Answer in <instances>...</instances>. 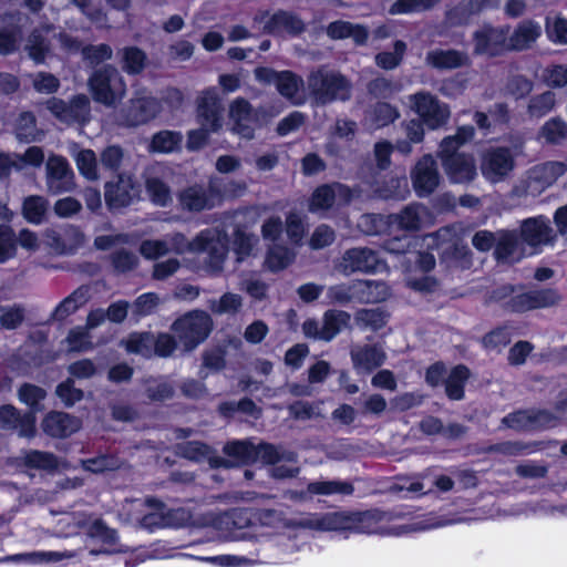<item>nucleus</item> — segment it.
Instances as JSON below:
<instances>
[{
	"label": "nucleus",
	"mask_w": 567,
	"mask_h": 567,
	"mask_svg": "<svg viewBox=\"0 0 567 567\" xmlns=\"http://www.w3.org/2000/svg\"><path fill=\"white\" fill-rule=\"evenodd\" d=\"M239 288L255 301H262L268 298V285L256 277H247L239 282Z\"/></svg>",
	"instance_id": "338daca9"
},
{
	"label": "nucleus",
	"mask_w": 567,
	"mask_h": 567,
	"mask_svg": "<svg viewBox=\"0 0 567 567\" xmlns=\"http://www.w3.org/2000/svg\"><path fill=\"white\" fill-rule=\"evenodd\" d=\"M540 25L526 20L520 22L511 35L507 34L508 51H523L532 47L539 38Z\"/></svg>",
	"instance_id": "cd10ccee"
},
{
	"label": "nucleus",
	"mask_w": 567,
	"mask_h": 567,
	"mask_svg": "<svg viewBox=\"0 0 567 567\" xmlns=\"http://www.w3.org/2000/svg\"><path fill=\"white\" fill-rule=\"evenodd\" d=\"M74 557V554L68 550L64 551H30V553H21L16 554L10 557L13 561H27L32 565H41L49 563H59L63 559H69Z\"/></svg>",
	"instance_id": "c03bdc74"
},
{
	"label": "nucleus",
	"mask_w": 567,
	"mask_h": 567,
	"mask_svg": "<svg viewBox=\"0 0 567 567\" xmlns=\"http://www.w3.org/2000/svg\"><path fill=\"white\" fill-rule=\"evenodd\" d=\"M243 305L244 298L239 293L227 291L223 293L218 299L209 300L208 309L212 311V313L217 316H235L240 312Z\"/></svg>",
	"instance_id": "ea45409f"
},
{
	"label": "nucleus",
	"mask_w": 567,
	"mask_h": 567,
	"mask_svg": "<svg viewBox=\"0 0 567 567\" xmlns=\"http://www.w3.org/2000/svg\"><path fill=\"white\" fill-rule=\"evenodd\" d=\"M214 321L205 310H190L178 317L171 326L182 351L189 353L202 344L210 334Z\"/></svg>",
	"instance_id": "20e7f679"
},
{
	"label": "nucleus",
	"mask_w": 567,
	"mask_h": 567,
	"mask_svg": "<svg viewBox=\"0 0 567 567\" xmlns=\"http://www.w3.org/2000/svg\"><path fill=\"white\" fill-rule=\"evenodd\" d=\"M556 104V94L551 91H546L542 94L533 96L527 105V114L530 117L540 118L548 114Z\"/></svg>",
	"instance_id": "864d4df0"
},
{
	"label": "nucleus",
	"mask_w": 567,
	"mask_h": 567,
	"mask_svg": "<svg viewBox=\"0 0 567 567\" xmlns=\"http://www.w3.org/2000/svg\"><path fill=\"white\" fill-rule=\"evenodd\" d=\"M393 52H380L374 56L375 64L383 70H393L398 68L403 60L406 52V43L402 40H396L393 45Z\"/></svg>",
	"instance_id": "5fc2aeb1"
},
{
	"label": "nucleus",
	"mask_w": 567,
	"mask_h": 567,
	"mask_svg": "<svg viewBox=\"0 0 567 567\" xmlns=\"http://www.w3.org/2000/svg\"><path fill=\"white\" fill-rule=\"evenodd\" d=\"M197 113L205 131L216 132L221 127L223 106L216 94L205 92L198 99Z\"/></svg>",
	"instance_id": "aec40b11"
},
{
	"label": "nucleus",
	"mask_w": 567,
	"mask_h": 567,
	"mask_svg": "<svg viewBox=\"0 0 567 567\" xmlns=\"http://www.w3.org/2000/svg\"><path fill=\"white\" fill-rule=\"evenodd\" d=\"M302 85V79L291 71H281L276 83L278 92L289 100L296 96Z\"/></svg>",
	"instance_id": "bf43d9fd"
},
{
	"label": "nucleus",
	"mask_w": 567,
	"mask_h": 567,
	"mask_svg": "<svg viewBox=\"0 0 567 567\" xmlns=\"http://www.w3.org/2000/svg\"><path fill=\"white\" fill-rule=\"evenodd\" d=\"M229 118L231 131L247 140H251L255 135L257 126L256 113H254L250 103L238 97L231 102L229 106Z\"/></svg>",
	"instance_id": "dca6fc26"
},
{
	"label": "nucleus",
	"mask_w": 567,
	"mask_h": 567,
	"mask_svg": "<svg viewBox=\"0 0 567 567\" xmlns=\"http://www.w3.org/2000/svg\"><path fill=\"white\" fill-rule=\"evenodd\" d=\"M224 454L230 460L218 458L216 462L224 467L233 465H251L257 462L256 444L250 441H231L223 447Z\"/></svg>",
	"instance_id": "6ab92c4d"
},
{
	"label": "nucleus",
	"mask_w": 567,
	"mask_h": 567,
	"mask_svg": "<svg viewBox=\"0 0 567 567\" xmlns=\"http://www.w3.org/2000/svg\"><path fill=\"white\" fill-rule=\"evenodd\" d=\"M546 34L550 41L567 44V19L560 16L547 17L545 23Z\"/></svg>",
	"instance_id": "e2e57ef3"
},
{
	"label": "nucleus",
	"mask_w": 567,
	"mask_h": 567,
	"mask_svg": "<svg viewBox=\"0 0 567 567\" xmlns=\"http://www.w3.org/2000/svg\"><path fill=\"white\" fill-rule=\"evenodd\" d=\"M470 374V370L463 364L452 369L445 381V392L451 400H461L464 396V384Z\"/></svg>",
	"instance_id": "a18cd8bd"
},
{
	"label": "nucleus",
	"mask_w": 567,
	"mask_h": 567,
	"mask_svg": "<svg viewBox=\"0 0 567 567\" xmlns=\"http://www.w3.org/2000/svg\"><path fill=\"white\" fill-rule=\"evenodd\" d=\"M195 251L208 254L209 271L213 274H219L223 270V264L228 251L226 241L219 237L214 238L200 235L195 238Z\"/></svg>",
	"instance_id": "4be33fe9"
},
{
	"label": "nucleus",
	"mask_w": 567,
	"mask_h": 567,
	"mask_svg": "<svg viewBox=\"0 0 567 567\" xmlns=\"http://www.w3.org/2000/svg\"><path fill=\"white\" fill-rule=\"evenodd\" d=\"M388 315L380 308L375 309H359L354 313L355 324L361 329H370L378 331L386 323Z\"/></svg>",
	"instance_id": "49530a36"
},
{
	"label": "nucleus",
	"mask_w": 567,
	"mask_h": 567,
	"mask_svg": "<svg viewBox=\"0 0 567 567\" xmlns=\"http://www.w3.org/2000/svg\"><path fill=\"white\" fill-rule=\"evenodd\" d=\"M354 492V486L348 481H315L307 484L309 495H342L349 496Z\"/></svg>",
	"instance_id": "f704fd0d"
},
{
	"label": "nucleus",
	"mask_w": 567,
	"mask_h": 567,
	"mask_svg": "<svg viewBox=\"0 0 567 567\" xmlns=\"http://www.w3.org/2000/svg\"><path fill=\"white\" fill-rule=\"evenodd\" d=\"M412 185L420 197L435 192L441 182L437 164L431 154L423 155L411 172Z\"/></svg>",
	"instance_id": "ddd939ff"
},
{
	"label": "nucleus",
	"mask_w": 567,
	"mask_h": 567,
	"mask_svg": "<svg viewBox=\"0 0 567 567\" xmlns=\"http://www.w3.org/2000/svg\"><path fill=\"white\" fill-rule=\"evenodd\" d=\"M162 303V299L155 292H146L136 298L132 305V313L136 317L152 315Z\"/></svg>",
	"instance_id": "0e129e2a"
},
{
	"label": "nucleus",
	"mask_w": 567,
	"mask_h": 567,
	"mask_svg": "<svg viewBox=\"0 0 567 567\" xmlns=\"http://www.w3.org/2000/svg\"><path fill=\"white\" fill-rule=\"evenodd\" d=\"M159 101L146 91L135 92L126 111L125 122L130 126L145 124L161 112Z\"/></svg>",
	"instance_id": "4468645a"
},
{
	"label": "nucleus",
	"mask_w": 567,
	"mask_h": 567,
	"mask_svg": "<svg viewBox=\"0 0 567 567\" xmlns=\"http://www.w3.org/2000/svg\"><path fill=\"white\" fill-rule=\"evenodd\" d=\"M410 103L419 120L430 130L444 127L451 117L450 106L430 92L421 91L411 95Z\"/></svg>",
	"instance_id": "423d86ee"
},
{
	"label": "nucleus",
	"mask_w": 567,
	"mask_h": 567,
	"mask_svg": "<svg viewBox=\"0 0 567 567\" xmlns=\"http://www.w3.org/2000/svg\"><path fill=\"white\" fill-rule=\"evenodd\" d=\"M84 471L101 474L107 471H115L120 467L118 457L112 454H100L94 457L80 460Z\"/></svg>",
	"instance_id": "3c124183"
},
{
	"label": "nucleus",
	"mask_w": 567,
	"mask_h": 567,
	"mask_svg": "<svg viewBox=\"0 0 567 567\" xmlns=\"http://www.w3.org/2000/svg\"><path fill=\"white\" fill-rule=\"evenodd\" d=\"M83 60L91 65H97L107 61L113 55V50L109 44L101 43L97 45L89 44L81 49Z\"/></svg>",
	"instance_id": "69168bd1"
},
{
	"label": "nucleus",
	"mask_w": 567,
	"mask_h": 567,
	"mask_svg": "<svg viewBox=\"0 0 567 567\" xmlns=\"http://www.w3.org/2000/svg\"><path fill=\"white\" fill-rule=\"evenodd\" d=\"M257 21L264 23L262 31L266 33H276L285 30L290 34L297 35L305 31L303 21L295 13L288 11H278L272 16L267 12L256 17Z\"/></svg>",
	"instance_id": "f3484780"
},
{
	"label": "nucleus",
	"mask_w": 567,
	"mask_h": 567,
	"mask_svg": "<svg viewBox=\"0 0 567 567\" xmlns=\"http://www.w3.org/2000/svg\"><path fill=\"white\" fill-rule=\"evenodd\" d=\"M327 35L332 40L351 38L355 44L364 45L369 38L368 29L362 24H353L349 21L337 20L327 25Z\"/></svg>",
	"instance_id": "c85d7f7f"
},
{
	"label": "nucleus",
	"mask_w": 567,
	"mask_h": 567,
	"mask_svg": "<svg viewBox=\"0 0 567 567\" xmlns=\"http://www.w3.org/2000/svg\"><path fill=\"white\" fill-rule=\"evenodd\" d=\"M539 136L549 144H559L567 138V124L560 118H551L542 126Z\"/></svg>",
	"instance_id": "4d7b16f0"
},
{
	"label": "nucleus",
	"mask_w": 567,
	"mask_h": 567,
	"mask_svg": "<svg viewBox=\"0 0 567 567\" xmlns=\"http://www.w3.org/2000/svg\"><path fill=\"white\" fill-rule=\"evenodd\" d=\"M43 432L59 441L55 444L56 450L65 454L85 453L87 444L79 440L83 434L84 427H41Z\"/></svg>",
	"instance_id": "412c9836"
},
{
	"label": "nucleus",
	"mask_w": 567,
	"mask_h": 567,
	"mask_svg": "<svg viewBox=\"0 0 567 567\" xmlns=\"http://www.w3.org/2000/svg\"><path fill=\"white\" fill-rule=\"evenodd\" d=\"M45 185L52 195L70 193L75 188V175L69 162L61 155L51 154L45 163Z\"/></svg>",
	"instance_id": "9d476101"
},
{
	"label": "nucleus",
	"mask_w": 567,
	"mask_h": 567,
	"mask_svg": "<svg viewBox=\"0 0 567 567\" xmlns=\"http://www.w3.org/2000/svg\"><path fill=\"white\" fill-rule=\"evenodd\" d=\"M507 28L484 27L474 33V53L496 56L508 51Z\"/></svg>",
	"instance_id": "2eb2a0df"
},
{
	"label": "nucleus",
	"mask_w": 567,
	"mask_h": 567,
	"mask_svg": "<svg viewBox=\"0 0 567 567\" xmlns=\"http://www.w3.org/2000/svg\"><path fill=\"white\" fill-rule=\"evenodd\" d=\"M557 416L547 410L527 409L519 410L503 419L504 425L525 423H550L557 421Z\"/></svg>",
	"instance_id": "4c0bfd02"
},
{
	"label": "nucleus",
	"mask_w": 567,
	"mask_h": 567,
	"mask_svg": "<svg viewBox=\"0 0 567 567\" xmlns=\"http://www.w3.org/2000/svg\"><path fill=\"white\" fill-rule=\"evenodd\" d=\"M91 299V287L82 285L78 287L71 295L64 298L54 309L51 319L54 321H63L69 316L76 312L85 306Z\"/></svg>",
	"instance_id": "bb28decb"
},
{
	"label": "nucleus",
	"mask_w": 567,
	"mask_h": 567,
	"mask_svg": "<svg viewBox=\"0 0 567 567\" xmlns=\"http://www.w3.org/2000/svg\"><path fill=\"white\" fill-rule=\"evenodd\" d=\"M473 136V126H461L454 135L444 137L439 145L436 157L451 183L470 184L477 175L474 156L460 152V148Z\"/></svg>",
	"instance_id": "f03ea898"
},
{
	"label": "nucleus",
	"mask_w": 567,
	"mask_h": 567,
	"mask_svg": "<svg viewBox=\"0 0 567 567\" xmlns=\"http://www.w3.org/2000/svg\"><path fill=\"white\" fill-rule=\"evenodd\" d=\"M183 136L178 132L161 131L156 133L148 146L151 152L169 153L179 148Z\"/></svg>",
	"instance_id": "de8ad7c7"
},
{
	"label": "nucleus",
	"mask_w": 567,
	"mask_h": 567,
	"mask_svg": "<svg viewBox=\"0 0 567 567\" xmlns=\"http://www.w3.org/2000/svg\"><path fill=\"white\" fill-rule=\"evenodd\" d=\"M257 462L260 461L267 465H276L280 461L296 462L297 454L292 451H286L281 446L271 443L260 442L256 444Z\"/></svg>",
	"instance_id": "e433bc0d"
},
{
	"label": "nucleus",
	"mask_w": 567,
	"mask_h": 567,
	"mask_svg": "<svg viewBox=\"0 0 567 567\" xmlns=\"http://www.w3.org/2000/svg\"><path fill=\"white\" fill-rule=\"evenodd\" d=\"M24 465L31 470L52 472L58 468L59 462L53 453L31 450L24 455Z\"/></svg>",
	"instance_id": "09e8293b"
},
{
	"label": "nucleus",
	"mask_w": 567,
	"mask_h": 567,
	"mask_svg": "<svg viewBox=\"0 0 567 567\" xmlns=\"http://www.w3.org/2000/svg\"><path fill=\"white\" fill-rule=\"evenodd\" d=\"M380 258L378 252L369 247L347 249L336 268L344 276L355 272L370 274L378 269Z\"/></svg>",
	"instance_id": "f8f14e48"
},
{
	"label": "nucleus",
	"mask_w": 567,
	"mask_h": 567,
	"mask_svg": "<svg viewBox=\"0 0 567 567\" xmlns=\"http://www.w3.org/2000/svg\"><path fill=\"white\" fill-rule=\"evenodd\" d=\"M87 86L93 100L107 107H116L126 95L125 80L112 64L95 69L87 80Z\"/></svg>",
	"instance_id": "39448f33"
},
{
	"label": "nucleus",
	"mask_w": 567,
	"mask_h": 567,
	"mask_svg": "<svg viewBox=\"0 0 567 567\" xmlns=\"http://www.w3.org/2000/svg\"><path fill=\"white\" fill-rule=\"evenodd\" d=\"M355 300L360 303H377L386 300L391 292L388 285L377 280L354 281Z\"/></svg>",
	"instance_id": "7c9ffc66"
},
{
	"label": "nucleus",
	"mask_w": 567,
	"mask_h": 567,
	"mask_svg": "<svg viewBox=\"0 0 567 567\" xmlns=\"http://www.w3.org/2000/svg\"><path fill=\"white\" fill-rule=\"evenodd\" d=\"M409 513L401 506L391 509L336 511L309 520L308 526L322 532H351L360 534L401 535L405 526L396 525Z\"/></svg>",
	"instance_id": "f257e3e1"
},
{
	"label": "nucleus",
	"mask_w": 567,
	"mask_h": 567,
	"mask_svg": "<svg viewBox=\"0 0 567 567\" xmlns=\"http://www.w3.org/2000/svg\"><path fill=\"white\" fill-rule=\"evenodd\" d=\"M124 156L125 152L121 146L110 145L101 152L100 163L104 169L117 173L123 165Z\"/></svg>",
	"instance_id": "680f3d73"
},
{
	"label": "nucleus",
	"mask_w": 567,
	"mask_h": 567,
	"mask_svg": "<svg viewBox=\"0 0 567 567\" xmlns=\"http://www.w3.org/2000/svg\"><path fill=\"white\" fill-rule=\"evenodd\" d=\"M519 246L515 231L502 230L497 233L494 255L498 261L508 262L514 258Z\"/></svg>",
	"instance_id": "a19ab883"
},
{
	"label": "nucleus",
	"mask_w": 567,
	"mask_h": 567,
	"mask_svg": "<svg viewBox=\"0 0 567 567\" xmlns=\"http://www.w3.org/2000/svg\"><path fill=\"white\" fill-rule=\"evenodd\" d=\"M17 137L21 142H32L37 140L35 116L30 112H24L19 116L17 127Z\"/></svg>",
	"instance_id": "774afa93"
},
{
	"label": "nucleus",
	"mask_w": 567,
	"mask_h": 567,
	"mask_svg": "<svg viewBox=\"0 0 567 567\" xmlns=\"http://www.w3.org/2000/svg\"><path fill=\"white\" fill-rule=\"evenodd\" d=\"M54 29L52 24H43L33 29L27 38L24 50L35 63L44 62L51 51L48 34Z\"/></svg>",
	"instance_id": "b1692460"
},
{
	"label": "nucleus",
	"mask_w": 567,
	"mask_h": 567,
	"mask_svg": "<svg viewBox=\"0 0 567 567\" xmlns=\"http://www.w3.org/2000/svg\"><path fill=\"white\" fill-rule=\"evenodd\" d=\"M90 535L100 539L105 548H120L117 530L109 527L102 519H96L92 524Z\"/></svg>",
	"instance_id": "052dcab7"
},
{
	"label": "nucleus",
	"mask_w": 567,
	"mask_h": 567,
	"mask_svg": "<svg viewBox=\"0 0 567 567\" xmlns=\"http://www.w3.org/2000/svg\"><path fill=\"white\" fill-rule=\"evenodd\" d=\"M155 336L151 332L133 333L126 341V350L145 358L154 355Z\"/></svg>",
	"instance_id": "8fccbe9b"
},
{
	"label": "nucleus",
	"mask_w": 567,
	"mask_h": 567,
	"mask_svg": "<svg viewBox=\"0 0 567 567\" xmlns=\"http://www.w3.org/2000/svg\"><path fill=\"white\" fill-rule=\"evenodd\" d=\"M91 113L90 100L84 94L74 96L69 103H66V111L63 116L65 123H80L84 124L89 122Z\"/></svg>",
	"instance_id": "37998d69"
},
{
	"label": "nucleus",
	"mask_w": 567,
	"mask_h": 567,
	"mask_svg": "<svg viewBox=\"0 0 567 567\" xmlns=\"http://www.w3.org/2000/svg\"><path fill=\"white\" fill-rule=\"evenodd\" d=\"M426 217L427 209L421 204L408 205L400 213L390 215L391 223L408 231L420 230Z\"/></svg>",
	"instance_id": "c756f323"
},
{
	"label": "nucleus",
	"mask_w": 567,
	"mask_h": 567,
	"mask_svg": "<svg viewBox=\"0 0 567 567\" xmlns=\"http://www.w3.org/2000/svg\"><path fill=\"white\" fill-rule=\"evenodd\" d=\"M520 236L532 247L547 245L555 238L553 228L543 217L528 218L522 223Z\"/></svg>",
	"instance_id": "5701e85b"
},
{
	"label": "nucleus",
	"mask_w": 567,
	"mask_h": 567,
	"mask_svg": "<svg viewBox=\"0 0 567 567\" xmlns=\"http://www.w3.org/2000/svg\"><path fill=\"white\" fill-rule=\"evenodd\" d=\"M116 55L122 71L128 75L142 74L150 64L147 53L136 45L121 48Z\"/></svg>",
	"instance_id": "393cba45"
},
{
	"label": "nucleus",
	"mask_w": 567,
	"mask_h": 567,
	"mask_svg": "<svg viewBox=\"0 0 567 567\" xmlns=\"http://www.w3.org/2000/svg\"><path fill=\"white\" fill-rule=\"evenodd\" d=\"M514 167V155L507 147H492L482 156V175L493 184L506 179L513 172Z\"/></svg>",
	"instance_id": "9b49d317"
},
{
	"label": "nucleus",
	"mask_w": 567,
	"mask_h": 567,
	"mask_svg": "<svg viewBox=\"0 0 567 567\" xmlns=\"http://www.w3.org/2000/svg\"><path fill=\"white\" fill-rule=\"evenodd\" d=\"M49 202L39 195H31L23 199L21 213L24 219L31 224H41L47 215Z\"/></svg>",
	"instance_id": "79ce46f5"
},
{
	"label": "nucleus",
	"mask_w": 567,
	"mask_h": 567,
	"mask_svg": "<svg viewBox=\"0 0 567 567\" xmlns=\"http://www.w3.org/2000/svg\"><path fill=\"white\" fill-rule=\"evenodd\" d=\"M351 316L343 310H328L322 318L323 323V341L332 340L342 329L349 327Z\"/></svg>",
	"instance_id": "58836bf2"
},
{
	"label": "nucleus",
	"mask_w": 567,
	"mask_h": 567,
	"mask_svg": "<svg viewBox=\"0 0 567 567\" xmlns=\"http://www.w3.org/2000/svg\"><path fill=\"white\" fill-rule=\"evenodd\" d=\"M140 185L128 173H118L105 183L104 198L110 209H121L140 198Z\"/></svg>",
	"instance_id": "0eeeda50"
},
{
	"label": "nucleus",
	"mask_w": 567,
	"mask_h": 567,
	"mask_svg": "<svg viewBox=\"0 0 567 567\" xmlns=\"http://www.w3.org/2000/svg\"><path fill=\"white\" fill-rule=\"evenodd\" d=\"M17 250V235L14 230L8 225H0V264L16 257Z\"/></svg>",
	"instance_id": "13d9d810"
},
{
	"label": "nucleus",
	"mask_w": 567,
	"mask_h": 567,
	"mask_svg": "<svg viewBox=\"0 0 567 567\" xmlns=\"http://www.w3.org/2000/svg\"><path fill=\"white\" fill-rule=\"evenodd\" d=\"M47 396V392L44 389L31 384L23 383L18 389V398L21 402L27 404L31 411L24 415L27 424H33L35 422L34 412L41 410L40 402Z\"/></svg>",
	"instance_id": "c9c22d12"
},
{
	"label": "nucleus",
	"mask_w": 567,
	"mask_h": 567,
	"mask_svg": "<svg viewBox=\"0 0 567 567\" xmlns=\"http://www.w3.org/2000/svg\"><path fill=\"white\" fill-rule=\"evenodd\" d=\"M350 357L353 368L364 373H371L381 367L386 359L383 348L378 343L358 346L351 349Z\"/></svg>",
	"instance_id": "a211bd4d"
},
{
	"label": "nucleus",
	"mask_w": 567,
	"mask_h": 567,
	"mask_svg": "<svg viewBox=\"0 0 567 567\" xmlns=\"http://www.w3.org/2000/svg\"><path fill=\"white\" fill-rule=\"evenodd\" d=\"M295 259V252L281 245H274L269 248L266 257V266L271 271L282 270Z\"/></svg>",
	"instance_id": "603ef678"
},
{
	"label": "nucleus",
	"mask_w": 567,
	"mask_h": 567,
	"mask_svg": "<svg viewBox=\"0 0 567 567\" xmlns=\"http://www.w3.org/2000/svg\"><path fill=\"white\" fill-rule=\"evenodd\" d=\"M177 200L182 210L200 213L214 208L220 200V194L213 183L208 186L193 184L178 192Z\"/></svg>",
	"instance_id": "1a4fd4ad"
},
{
	"label": "nucleus",
	"mask_w": 567,
	"mask_h": 567,
	"mask_svg": "<svg viewBox=\"0 0 567 567\" xmlns=\"http://www.w3.org/2000/svg\"><path fill=\"white\" fill-rule=\"evenodd\" d=\"M70 151L80 174L89 181H97L100 175L95 153L89 148H81L76 143L70 146Z\"/></svg>",
	"instance_id": "473e14b6"
},
{
	"label": "nucleus",
	"mask_w": 567,
	"mask_h": 567,
	"mask_svg": "<svg viewBox=\"0 0 567 567\" xmlns=\"http://www.w3.org/2000/svg\"><path fill=\"white\" fill-rule=\"evenodd\" d=\"M146 192L151 200L161 207L167 206L172 202L169 186L157 177H150L145 182Z\"/></svg>",
	"instance_id": "6e6d98bb"
},
{
	"label": "nucleus",
	"mask_w": 567,
	"mask_h": 567,
	"mask_svg": "<svg viewBox=\"0 0 567 567\" xmlns=\"http://www.w3.org/2000/svg\"><path fill=\"white\" fill-rule=\"evenodd\" d=\"M308 87L315 102L320 105L348 101L352 91V84L346 75L324 66L310 73Z\"/></svg>",
	"instance_id": "7ed1b4c3"
},
{
	"label": "nucleus",
	"mask_w": 567,
	"mask_h": 567,
	"mask_svg": "<svg viewBox=\"0 0 567 567\" xmlns=\"http://www.w3.org/2000/svg\"><path fill=\"white\" fill-rule=\"evenodd\" d=\"M565 173V165L560 162H547L535 166L529 175L528 185H538L544 189L554 184Z\"/></svg>",
	"instance_id": "72a5a7b5"
},
{
	"label": "nucleus",
	"mask_w": 567,
	"mask_h": 567,
	"mask_svg": "<svg viewBox=\"0 0 567 567\" xmlns=\"http://www.w3.org/2000/svg\"><path fill=\"white\" fill-rule=\"evenodd\" d=\"M360 192L341 183L323 184L315 189L309 202L310 212H326L337 206H346L358 197Z\"/></svg>",
	"instance_id": "6e6552de"
},
{
	"label": "nucleus",
	"mask_w": 567,
	"mask_h": 567,
	"mask_svg": "<svg viewBox=\"0 0 567 567\" xmlns=\"http://www.w3.org/2000/svg\"><path fill=\"white\" fill-rule=\"evenodd\" d=\"M425 62L432 68L440 70H451L471 64V59L466 52L457 50H433L427 52Z\"/></svg>",
	"instance_id": "a878e982"
},
{
	"label": "nucleus",
	"mask_w": 567,
	"mask_h": 567,
	"mask_svg": "<svg viewBox=\"0 0 567 567\" xmlns=\"http://www.w3.org/2000/svg\"><path fill=\"white\" fill-rule=\"evenodd\" d=\"M544 449L542 441H505L488 445L484 449L487 453H496L505 456L528 455Z\"/></svg>",
	"instance_id": "2f4dec72"
}]
</instances>
